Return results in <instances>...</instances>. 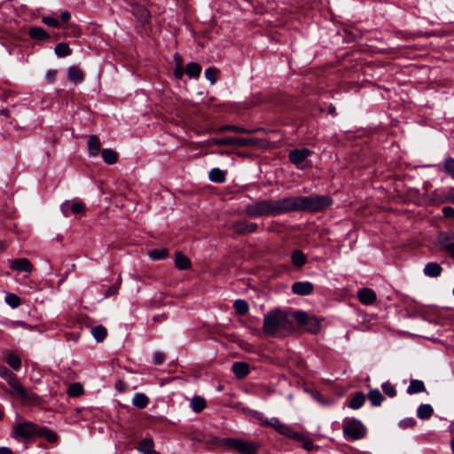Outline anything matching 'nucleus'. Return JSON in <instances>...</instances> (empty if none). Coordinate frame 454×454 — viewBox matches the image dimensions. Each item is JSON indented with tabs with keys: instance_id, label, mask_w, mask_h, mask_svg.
I'll return each instance as SVG.
<instances>
[{
	"instance_id": "nucleus-1",
	"label": "nucleus",
	"mask_w": 454,
	"mask_h": 454,
	"mask_svg": "<svg viewBox=\"0 0 454 454\" xmlns=\"http://www.w3.org/2000/svg\"><path fill=\"white\" fill-rule=\"evenodd\" d=\"M286 213L294 211H322L332 204L328 196L312 194L309 196L284 197Z\"/></svg>"
},
{
	"instance_id": "nucleus-2",
	"label": "nucleus",
	"mask_w": 454,
	"mask_h": 454,
	"mask_svg": "<svg viewBox=\"0 0 454 454\" xmlns=\"http://www.w3.org/2000/svg\"><path fill=\"white\" fill-rule=\"evenodd\" d=\"M243 214L249 218L286 214L284 198L254 201L246 206Z\"/></svg>"
},
{
	"instance_id": "nucleus-3",
	"label": "nucleus",
	"mask_w": 454,
	"mask_h": 454,
	"mask_svg": "<svg viewBox=\"0 0 454 454\" xmlns=\"http://www.w3.org/2000/svg\"><path fill=\"white\" fill-rule=\"evenodd\" d=\"M292 313L275 309L264 316L263 331L267 335L277 336L281 331L294 329Z\"/></svg>"
},
{
	"instance_id": "nucleus-4",
	"label": "nucleus",
	"mask_w": 454,
	"mask_h": 454,
	"mask_svg": "<svg viewBox=\"0 0 454 454\" xmlns=\"http://www.w3.org/2000/svg\"><path fill=\"white\" fill-rule=\"evenodd\" d=\"M342 427L345 437L351 440L362 439L367 433L366 427L356 419H345Z\"/></svg>"
},
{
	"instance_id": "nucleus-5",
	"label": "nucleus",
	"mask_w": 454,
	"mask_h": 454,
	"mask_svg": "<svg viewBox=\"0 0 454 454\" xmlns=\"http://www.w3.org/2000/svg\"><path fill=\"white\" fill-rule=\"evenodd\" d=\"M4 378L9 386L12 387V394L16 395L23 400L28 399V394L26 388L21 385L20 380L16 378V376L10 372L7 368L0 375Z\"/></svg>"
},
{
	"instance_id": "nucleus-6",
	"label": "nucleus",
	"mask_w": 454,
	"mask_h": 454,
	"mask_svg": "<svg viewBox=\"0 0 454 454\" xmlns=\"http://www.w3.org/2000/svg\"><path fill=\"white\" fill-rule=\"evenodd\" d=\"M39 427L33 422H24L15 426L12 436L18 440H27L38 434Z\"/></svg>"
},
{
	"instance_id": "nucleus-7",
	"label": "nucleus",
	"mask_w": 454,
	"mask_h": 454,
	"mask_svg": "<svg viewBox=\"0 0 454 454\" xmlns=\"http://www.w3.org/2000/svg\"><path fill=\"white\" fill-rule=\"evenodd\" d=\"M224 442L228 447L234 449L241 454H254L258 450V445L251 441L229 438Z\"/></svg>"
},
{
	"instance_id": "nucleus-8",
	"label": "nucleus",
	"mask_w": 454,
	"mask_h": 454,
	"mask_svg": "<svg viewBox=\"0 0 454 454\" xmlns=\"http://www.w3.org/2000/svg\"><path fill=\"white\" fill-rule=\"evenodd\" d=\"M292 317L299 323V325L306 327L310 333H317L320 329V323L315 317H309L304 311H295L292 313Z\"/></svg>"
},
{
	"instance_id": "nucleus-9",
	"label": "nucleus",
	"mask_w": 454,
	"mask_h": 454,
	"mask_svg": "<svg viewBox=\"0 0 454 454\" xmlns=\"http://www.w3.org/2000/svg\"><path fill=\"white\" fill-rule=\"evenodd\" d=\"M210 145H234L238 147L254 146L256 145L253 138L224 137L213 138L209 140Z\"/></svg>"
},
{
	"instance_id": "nucleus-10",
	"label": "nucleus",
	"mask_w": 454,
	"mask_h": 454,
	"mask_svg": "<svg viewBox=\"0 0 454 454\" xmlns=\"http://www.w3.org/2000/svg\"><path fill=\"white\" fill-rule=\"evenodd\" d=\"M231 229L238 234H247L256 231L258 225L255 223H249L246 220H239L232 223Z\"/></svg>"
},
{
	"instance_id": "nucleus-11",
	"label": "nucleus",
	"mask_w": 454,
	"mask_h": 454,
	"mask_svg": "<svg viewBox=\"0 0 454 454\" xmlns=\"http://www.w3.org/2000/svg\"><path fill=\"white\" fill-rule=\"evenodd\" d=\"M310 154L311 152L307 148L294 149L289 153V160L294 165L300 166Z\"/></svg>"
},
{
	"instance_id": "nucleus-12",
	"label": "nucleus",
	"mask_w": 454,
	"mask_h": 454,
	"mask_svg": "<svg viewBox=\"0 0 454 454\" xmlns=\"http://www.w3.org/2000/svg\"><path fill=\"white\" fill-rule=\"evenodd\" d=\"M314 290V286L309 281L295 282L292 286V291L298 295H309Z\"/></svg>"
},
{
	"instance_id": "nucleus-13",
	"label": "nucleus",
	"mask_w": 454,
	"mask_h": 454,
	"mask_svg": "<svg viewBox=\"0 0 454 454\" xmlns=\"http://www.w3.org/2000/svg\"><path fill=\"white\" fill-rule=\"evenodd\" d=\"M357 297L361 303L371 305L376 300V294L372 289L364 287L359 290L357 293Z\"/></svg>"
},
{
	"instance_id": "nucleus-14",
	"label": "nucleus",
	"mask_w": 454,
	"mask_h": 454,
	"mask_svg": "<svg viewBox=\"0 0 454 454\" xmlns=\"http://www.w3.org/2000/svg\"><path fill=\"white\" fill-rule=\"evenodd\" d=\"M11 268L18 271L30 272L33 270V265L28 259L20 258L11 262Z\"/></svg>"
},
{
	"instance_id": "nucleus-15",
	"label": "nucleus",
	"mask_w": 454,
	"mask_h": 454,
	"mask_svg": "<svg viewBox=\"0 0 454 454\" xmlns=\"http://www.w3.org/2000/svg\"><path fill=\"white\" fill-rule=\"evenodd\" d=\"M423 272L427 277L437 278L442 274V268L439 263L432 262L425 265Z\"/></svg>"
},
{
	"instance_id": "nucleus-16",
	"label": "nucleus",
	"mask_w": 454,
	"mask_h": 454,
	"mask_svg": "<svg viewBox=\"0 0 454 454\" xmlns=\"http://www.w3.org/2000/svg\"><path fill=\"white\" fill-rule=\"evenodd\" d=\"M67 77L74 83H80L84 80L83 72L77 67L72 66L67 70Z\"/></svg>"
},
{
	"instance_id": "nucleus-17",
	"label": "nucleus",
	"mask_w": 454,
	"mask_h": 454,
	"mask_svg": "<svg viewBox=\"0 0 454 454\" xmlns=\"http://www.w3.org/2000/svg\"><path fill=\"white\" fill-rule=\"evenodd\" d=\"M133 14L140 20L141 22L146 23L150 20V12L149 11L139 4H135L132 8Z\"/></svg>"
},
{
	"instance_id": "nucleus-18",
	"label": "nucleus",
	"mask_w": 454,
	"mask_h": 454,
	"mask_svg": "<svg viewBox=\"0 0 454 454\" xmlns=\"http://www.w3.org/2000/svg\"><path fill=\"white\" fill-rule=\"evenodd\" d=\"M441 250L448 254L451 258L454 259V239L446 237L439 241Z\"/></svg>"
},
{
	"instance_id": "nucleus-19",
	"label": "nucleus",
	"mask_w": 454,
	"mask_h": 454,
	"mask_svg": "<svg viewBox=\"0 0 454 454\" xmlns=\"http://www.w3.org/2000/svg\"><path fill=\"white\" fill-rule=\"evenodd\" d=\"M365 399V395L363 392H357L349 399L348 407L353 410H357L363 406Z\"/></svg>"
},
{
	"instance_id": "nucleus-20",
	"label": "nucleus",
	"mask_w": 454,
	"mask_h": 454,
	"mask_svg": "<svg viewBox=\"0 0 454 454\" xmlns=\"http://www.w3.org/2000/svg\"><path fill=\"white\" fill-rule=\"evenodd\" d=\"M232 372L238 378L242 379L249 372L248 365L244 362H236L232 364Z\"/></svg>"
},
{
	"instance_id": "nucleus-21",
	"label": "nucleus",
	"mask_w": 454,
	"mask_h": 454,
	"mask_svg": "<svg viewBox=\"0 0 454 454\" xmlns=\"http://www.w3.org/2000/svg\"><path fill=\"white\" fill-rule=\"evenodd\" d=\"M88 148L90 155H97L101 148L99 138L96 135H91L88 140Z\"/></svg>"
},
{
	"instance_id": "nucleus-22",
	"label": "nucleus",
	"mask_w": 454,
	"mask_h": 454,
	"mask_svg": "<svg viewBox=\"0 0 454 454\" xmlns=\"http://www.w3.org/2000/svg\"><path fill=\"white\" fill-rule=\"evenodd\" d=\"M433 413L434 409L428 403L420 404L417 409V416L420 419H428Z\"/></svg>"
},
{
	"instance_id": "nucleus-23",
	"label": "nucleus",
	"mask_w": 454,
	"mask_h": 454,
	"mask_svg": "<svg viewBox=\"0 0 454 454\" xmlns=\"http://www.w3.org/2000/svg\"><path fill=\"white\" fill-rule=\"evenodd\" d=\"M426 390L425 384L422 380H411L410 381V385L407 388V393L409 395L419 394L424 392Z\"/></svg>"
},
{
	"instance_id": "nucleus-24",
	"label": "nucleus",
	"mask_w": 454,
	"mask_h": 454,
	"mask_svg": "<svg viewBox=\"0 0 454 454\" xmlns=\"http://www.w3.org/2000/svg\"><path fill=\"white\" fill-rule=\"evenodd\" d=\"M138 450L145 454H160L153 450V441L152 439H144L141 441Z\"/></svg>"
},
{
	"instance_id": "nucleus-25",
	"label": "nucleus",
	"mask_w": 454,
	"mask_h": 454,
	"mask_svg": "<svg viewBox=\"0 0 454 454\" xmlns=\"http://www.w3.org/2000/svg\"><path fill=\"white\" fill-rule=\"evenodd\" d=\"M175 264L179 270H188L191 268L190 259L182 253L176 254Z\"/></svg>"
},
{
	"instance_id": "nucleus-26",
	"label": "nucleus",
	"mask_w": 454,
	"mask_h": 454,
	"mask_svg": "<svg viewBox=\"0 0 454 454\" xmlns=\"http://www.w3.org/2000/svg\"><path fill=\"white\" fill-rule=\"evenodd\" d=\"M28 35H30L31 38L35 39V40H45L50 37V35L47 34V32L43 28L38 27H30L29 31H28Z\"/></svg>"
},
{
	"instance_id": "nucleus-27",
	"label": "nucleus",
	"mask_w": 454,
	"mask_h": 454,
	"mask_svg": "<svg viewBox=\"0 0 454 454\" xmlns=\"http://www.w3.org/2000/svg\"><path fill=\"white\" fill-rule=\"evenodd\" d=\"M368 398L372 406H379L384 397L379 389H371L368 393Z\"/></svg>"
},
{
	"instance_id": "nucleus-28",
	"label": "nucleus",
	"mask_w": 454,
	"mask_h": 454,
	"mask_svg": "<svg viewBox=\"0 0 454 454\" xmlns=\"http://www.w3.org/2000/svg\"><path fill=\"white\" fill-rule=\"evenodd\" d=\"M37 436L44 437L50 442H56L58 441L57 434L46 427H39Z\"/></svg>"
},
{
	"instance_id": "nucleus-29",
	"label": "nucleus",
	"mask_w": 454,
	"mask_h": 454,
	"mask_svg": "<svg viewBox=\"0 0 454 454\" xmlns=\"http://www.w3.org/2000/svg\"><path fill=\"white\" fill-rule=\"evenodd\" d=\"M225 177H226L225 171H223L218 168H215L209 172V179L212 182L223 183V182H224Z\"/></svg>"
},
{
	"instance_id": "nucleus-30",
	"label": "nucleus",
	"mask_w": 454,
	"mask_h": 454,
	"mask_svg": "<svg viewBox=\"0 0 454 454\" xmlns=\"http://www.w3.org/2000/svg\"><path fill=\"white\" fill-rule=\"evenodd\" d=\"M102 158L106 163L114 164L118 160V155L114 150L106 148L102 151Z\"/></svg>"
},
{
	"instance_id": "nucleus-31",
	"label": "nucleus",
	"mask_w": 454,
	"mask_h": 454,
	"mask_svg": "<svg viewBox=\"0 0 454 454\" xmlns=\"http://www.w3.org/2000/svg\"><path fill=\"white\" fill-rule=\"evenodd\" d=\"M149 403L148 397L142 393H137L134 395L132 399V403L134 406L143 409L145 408Z\"/></svg>"
},
{
	"instance_id": "nucleus-32",
	"label": "nucleus",
	"mask_w": 454,
	"mask_h": 454,
	"mask_svg": "<svg viewBox=\"0 0 454 454\" xmlns=\"http://www.w3.org/2000/svg\"><path fill=\"white\" fill-rule=\"evenodd\" d=\"M291 259L293 264L297 267H301L307 261L305 254L300 250H294L292 254Z\"/></svg>"
},
{
	"instance_id": "nucleus-33",
	"label": "nucleus",
	"mask_w": 454,
	"mask_h": 454,
	"mask_svg": "<svg viewBox=\"0 0 454 454\" xmlns=\"http://www.w3.org/2000/svg\"><path fill=\"white\" fill-rule=\"evenodd\" d=\"M191 406L193 411L200 412L206 407V401L203 397L196 395L192 399Z\"/></svg>"
},
{
	"instance_id": "nucleus-34",
	"label": "nucleus",
	"mask_w": 454,
	"mask_h": 454,
	"mask_svg": "<svg viewBox=\"0 0 454 454\" xmlns=\"http://www.w3.org/2000/svg\"><path fill=\"white\" fill-rule=\"evenodd\" d=\"M91 334L93 335L97 341L100 342L106 338L107 331L106 327L102 325H97L91 328Z\"/></svg>"
},
{
	"instance_id": "nucleus-35",
	"label": "nucleus",
	"mask_w": 454,
	"mask_h": 454,
	"mask_svg": "<svg viewBox=\"0 0 454 454\" xmlns=\"http://www.w3.org/2000/svg\"><path fill=\"white\" fill-rule=\"evenodd\" d=\"M54 51L57 56L60 58L69 56L72 53L70 47L66 43H58Z\"/></svg>"
},
{
	"instance_id": "nucleus-36",
	"label": "nucleus",
	"mask_w": 454,
	"mask_h": 454,
	"mask_svg": "<svg viewBox=\"0 0 454 454\" xmlns=\"http://www.w3.org/2000/svg\"><path fill=\"white\" fill-rule=\"evenodd\" d=\"M233 307L236 312L239 315H246L249 310L248 303L245 300H236L234 301Z\"/></svg>"
},
{
	"instance_id": "nucleus-37",
	"label": "nucleus",
	"mask_w": 454,
	"mask_h": 454,
	"mask_svg": "<svg viewBox=\"0 0 454 454\" xmlns=\"http://www.w3.org/2000/svg\"><path fill=\"white\" fill-rule=\"evenodd\" d=\"M219 131H234V132H237V133H242V134H251L254 132V130H251V129H247L246 128H243V127H239V126H235V125H224V126H222L220 129H219Z\"/></svg>"
},
{
	"instance_id": "nucleus-38",
	"label": "nucleus",
	"mask_w": 454,
	"mask_h": 454,
	"mask_svg": "<svg viewBox=\"0 0 454 454\" xmlns=\"http://www.w3.org/2000/svg\"><path fill=\"white\" fill-rule=\"evenodd\" d=\"M6 362L13 370L19 371L20 369L21 360L16 355L10 353L6 357Z\"/></svg>"
},
{
	"instance_id": "nucleus-39",
	"label": "nucleus",
	"mask_w": 454,
	"mask_h": 454,
	"mask_svg": "<svg viewBox=\"0 0 454 454\" xmlns=\"http://www.w3.org/2000/svg\"><path fill=\"white\" fill-rule=\"evenodd\" d=\"M185 72L190 77H199L201 72V67L197 63H189L186 67Z\"/></svg>"
},
{
	"instance_id": "nucleus-40",
	"label": "nucleus",
	"mask_w": 454,
	"mask_h": 454,
	"mask_svg": "<svg viewBox=\"0 0 454 454\" xmlns=\"http://www.w3.org/2000/svg\"><path fill=\"white\" fill-rule=\"evenodd\" d=\"M83 393V387L81 383H73L67 390V394L71 397L80 396Z\"/></svg>"
},
{
	"instance_id": "nucleus-41",
	"label": "nucleus",
	"mask_w": 454,
	"mask_h": 454,
	"mask_svg": "<svg viewBox=\"0 0 454 454\" xmlns=\"http://www.w3.org/2000/svg\"><path fill=\"white\" fill-rule=\"evenodd\" d=\"M168 250L166 248L153 249L148 252L149 257L153 260H162L168 256Z\"/></svg>"
},
{
	"instance_id": "nucleus-42",
	"label": "nucleus",
	"mask_w": 454,
	"mask_h": 454,
	"mask_svg": "<svg viewBox=\"0 0 454 454\" xmlns=\"http://www.w3.org/2000/svg\"><path fill=\"white\" fill-rule=\"evenodd\" d=\"M443 170L454 178V158L448 157L443 162Z\"/></svg>"
},
{
	"instance_id": "nucleus-43",
	"label": "nucleus",
	"mask_w": 454,
	"mask_h": 454,
	"mask_svg": "<svg viewBox=\"0 0 454 454\" xmlns=\"http://www.w3.org/2000/svg\"><path fill=\"white\" fill-rule=\"evenodd\" d=\"M280 434L294 439H299L300 434L294 431L292 427L284 424L282 429L279 431Z\"/></svg>"
},
{
	"instance_id": "nucleus-44",
	"label": "nucleus",
	"mask_w": 454,
	"mask_h": 454,
	"mask_svg": "<svg viewBox=\"0 0 454 454\" xmlns=\"http://www.w3.org/2000/svg\"><path fill=\"white\" fill-rule=\"evenodd\" d=\"M218 70L213 67H209L205 71L206 78L210 81L211 84H215L217 80Z\"/></svg>"
},
{
	"instance_id": "nucleus-45",
	"label": "nucleus",
	"mask_w": 454,
	"mask_h": 454,
	"mask_svg": "<svg viewBox=\"0 0 454 454\" xmlns=\"http://www.w3.org/2000/svg\"><path fill=\"white\" fill-rule=\"evenodd\" d=\"M6 302L12 308H16L20 305L21 301L16 294H9L5 298Z\"/></svg>"
},
{
	"instance_id": "nucleus-46",
	"label": "nucleus",
	"mask_w": 454,
	"mask_h": 454,
	"mask_svg": "<svg viewBox=\"0 0 454 454\" xmlns=\"http://www.w3.org/2000/svg\"><path fill=\"white\" fill-rule=\"evenodd\" d=\"M265 424L268 425V426H270L272 427L273 428H275L278 433L279 431L282 429V427H283V423L278 420L277 418H271L269 420H266L265 421Z\"/></svg>"
},
{
	"instance_id": "nucleus-47",
	"label": "nucleus",
	"mask_w": 454,
	"mask_h": 454,
	"mask_svg": "<svg viewBox=\"0 0 454 454\" xmlns=\"http://www.w3.org/2000/svg\"><path fill=\"white\" fill-rule=\"evenodd\" d=\"M382 389L386 395H387L390 397H393L395 395V386L390 384L389 382H386L382 384Z\"/></svg>"
},
{
	"instance_id": "nucleus-48",
	"label": "nucleus",
	"mask_w": 454,
	"mask_h": 454,
	"mask_svg": "<svg viewBox=\"0 0 454 454\" xmlns=\"http://www.w3.org/2000/svg\"><path fill=\"white\" fill-rule=\"evenodd\" d=\"M71 210L74 214H82L85 212V205L82 202H74L71 206Z\"/></svg>"
},
{
	"instance_id": "nucleus-49",
	"label": "nucleus",
	"mask_w": 454,
	"mask_h": 454,
	"mask_svg": "<svg viewBox=\"0 0 454 454\" xmlns=\"http://www.w3.org/2000/svg\"><path fill=\"white\" fill-rule=\"evenodd\" d=\"M416 423L417 422L414 418H408V419H404L401 420L399 422V426L402 427H404V428L413 427H415Z\"/></svg>"
},
{
	"instance_id": "nucleus-50",
	"label": "nucleus",
	"mask_w": 454,
	"mask_h": 454,
	"mask_svg": "<svg viewBox=\"0 0 454 454\" xmlns=\"http://www.w3.org/2000/svg\"><path fill=\"white\" fill-rule=\"evenodd\" d=\"M43 22L44 24L53 27H57L59 26V22L58 20L51 18V17H48V16L43 18Z\"/></svg>"
},
{
	"instance_id": "nucleus-51",
	"label": "nucleus",
	"mask_w": 454,
	"mask_h": 454,
	"mask_svg": "<svg viewBox=\"0 0 454 454\" xmlns=\"http://www.w3.org/2000/svg\"><path fill=\"white\" fill-rule=\"evenodd\" d=\"M442 214L444 217L450 218L454 220V208L449 206H446L442 208Z\"/></svg>"
},
{
	"instance_id": "nucleus-52",
	"label": "nucleus",
	"mask_w": 454,
	"mask_h": 454,
	"mask_svg": "<svg viewBox=\"0 0 454 454\" xmlns=\"http://www.w3.org/2000/svg\"><path fill=\"white\" fill-rule=\"evenodd\" d=\"M165 360V355L161 352H156L153 356V362L155 364H161Z\"/></svg>"
},
{
	"instance_id": "nucleus-53",
	"label": "nucleus",
	"mask_w": 454,
	"mask_h": 454,
	"mask_svg": "<svg viewBox=\"0 0 454 454\" xmlns=\"http://www.w3.org/2000/svg\"><path fill=\"white\" fill-rule=\"evenodd\" d=\"M175 75L177 79H181L184 75V67L183 66L176 65L175 67Z\"/></svg>"
},
{
	"instance_id": "nucleus-54",
	"label": "nucleus",
	"mask_w": 454,
	"mask_h": 454,
	"mask_svg": "<svg viewBox=\"0 0 454 454\" xmlns=\"http://www.w3.org/2000/svg\"><path fill=\"white\" fill-rule=\"evenodd\" d=\"M115 388L119 391V392H123L125 389H126V383L122 380H118L115 384Z\"/></svg>"
},
{
	"instance_id": "nucleus-55",
	"label": "nucleus",
	"mask_w": 454,
	"mask_h": 454,
	"mask_svg": "<svg viewBox=\"0 0 454 454\" xmlns=\"http://www.w3.org/2000/svg\"><path fill=\"white\" fill-rule=\"evenodd\" d=\"M56 74H57V72L55 70H50L46 74V79L49 82H53L55 80Z\"/></svg>"
},
{
	"instance_id": "nucleus-56",
	"label": "nucleus",
	"mask_w": 454,
	"mask_h": 454,
	"mask_svg": "<svg viewBox=\"0 0 454 454\" xmlns=\"http://www.w3.org/2000/svg\"><path fill=\"white\" fill-rule=\"evenodd\" d=\"M117 293H118V288L114 286H112L108 288L106 296L115 295Z\"/></svg>"
},
{
	"instance_id": "nucleus-57",
	"label": "nucleus",
	"mask_w": 454,
	"mask_h": 454,
	"mask_svg": "<svg viewBox=\"0 0 454 454\" xmlns=\"http://www.w3.org/2000/svg\"><path fill=\"white\" fill-rule=\"evenodd\" d=\"M70 17H71V15L67 11L61 12L60 18L63 21H65V22L68 21L70 20Z\"/></svg>"
},
{
	"instance_id": "nucleus-58",
	"label": "nucleus",
	"mask_w": 454,
	"mask_h": 454,
	"mask_svg": "<svg viewBox=\"0 0 454 454\" xmlns=\"http://www.w3.org/2000/svg\"><path fill=\"white\" fill-rule=\"evenodd\" d=\"M174 60H175L176 66V65L183 66V62H182L181 57H180V55L178 53H176L174 55Z\"/></svg>"
},
{
	"instance_id": "nucleus-59",
	"label": "nucleus",
	"mask_w": 454,
	"mask_h": 454,
	"mask_svg": "<svg viewBox=\"0 0 454 454\" xmlns=\"http://www.w3.org/2000/svg\"><path fill=\"white\" fill-rule=\"evenodd\" d=\"M0 454H12V451L7 447H1Z\"/></svg>"
},
{
	"instance_id": "nucleus-60",
	"label": "nucleus",
	"mask_w": 454,
	"mask_h": 454,
	"mask_svg": "<svg viewBox=\"0 0 454 454\" xmlns=\"http://www.w3.org/2000/svg\"><path fill=\"white\" fill-rule=\"evenodd\" d=\"M450 449H451V451L454 453V437L452 438V440L450 442Z\"/></svg>"
},
{
	"instance_id": "nucleus-61",
	"label": "nucleus",
	"mask_w": 454,
	"mask_h": 454,
	"mask_svg": "<svg viewBox=\"0 0 454 454\" xmlns=\"http://www.w3.org/2000/svg\"><path fill=\"white\" fill-rule=\"evenodd\" d=\"M329 112H330L332 114H334V112H335V108H334L333 106H330V107H329Z\"/></svg>"
},
{
	"instance_id": "nucleus-62",
	"label": "nucleus",
	"mask_w": 454,
	"mask_h": 454,
	"mask_svg": "<svg viewBox=\"0 0 454 454\" xmlns=\"http://www.w3.org/2000/svg\"><path fill=\"white\" fill-rule=\"evenodd\" d=\"M310 446H311V443H309V444H305V448L309 450L310 449Z\"/></svg>"
},
{
	"instance_id": "nucleus-63",
	"label": "nucleus",
	"mask_w": 454,
	"mask_h": 454,
	"mask_svg": "<svg viewBox=\"0 0 454 454\" xmlns=\"http://www.w3.org/2000/svg\"><path fill=\"white\" fill-rule=\"evenodd\" d=\"M0 249L3 250L4 249V244L0 241Z\"/></svg>"
},
{
	"instance_id": "nucleus-64",
	"label": "nucleus",
	"mask_w": 454,
	"mask_h": 454,
	"mask_svg": "<svg viewBox=\"0 0 454 454\" xmlns=\"http://www.w3.org/2000/svg\"><path fill=\"white\" fill-rule=\"evenodd\" d=\"M450 201L454 203V195L450 199Z\"/></svg>"
}]
</instances>
